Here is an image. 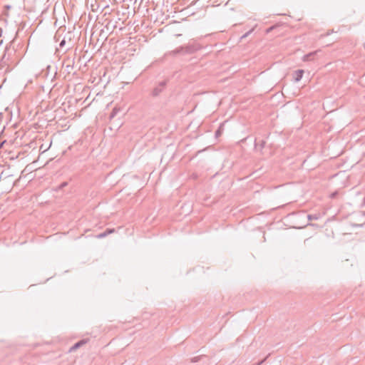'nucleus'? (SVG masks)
I'll list each match as a JSON object with an SVG mask.
<instances>
[{
  "label": "nucleus",
  "mask_w": 365,
  "mask_h": 365,
  "mask_svg": "<svg viewBox=\"0 0 365 365\" xmlns=\"http://www.w3.org/2000/svg\"><path fill=\"white\" fill-rule=\"evenodd\" d=\"M198 49L197 46H187L185 47L180 46L172 51L173 54H178L180 53H192Z\"/></svg>",
  "instance_id": "nucleus-1"
},
{
  "label": "nucleus",
  "mask_w": 365,
  "mask_h": 365,
  "mask_svg": "<svg viewBox=\"0 0 365 365\" xmlns=\"http://www.w3.org/2000/svg\"><path fill=\"white\" fill-rule=\"evenodd\" d=\"M166 86L165 81L160 82L155 88H153L152 91V96L153 97H156L160 95V93L164 90Z\"/></svg>",
  "instance_id": "nucleus-2"
},
{
  "label": "nucleus",
  "mask_w": 365,
  "mask_h": 365,
  "mask_svg": "<svg viewBox=\"0 0 365 365\" xmlns=\"http://www.w3.org/2000/svg\"><path fill=\"white\" fill-rule=\"evenodd\" d=\"M303 74H304L303 70L299 69V70L296 71L294 72V75L295 81H297V82L299 81L302 78Z\"/></svg>",
  "instance_id": "nucleus-3"
},
{
  "label": "nucleus",
  "mask_w": 365,
  "mask_h": 365,
  "mask_svg": "<svg viewBox=\"0 0 365 365\" xmlns=\"http://www.w3.org/2000/svg\"><path fill=\"white\" fill-rule=\"evenodd\" d=\"M317 51H314V52H311L305 56H304L303 57V60L304 61H312L314 59V56L316 55Z\"/></svg>",
  "instance_id": "nucleus-4"
},
{
  "label": "nucleus",
  "mask_w": 365,
  "mask_h": 365,
  "mask_svg": "<svg viewBox=\"0 0 365 365\" xmlns=\"http://www.w3.org/2000/svg\"><path fill=\"white\" fill-rule=\"evenodd\" d=\"M86 341L84 340H81L77 343H76L71 349V351L76 350L79 348L82 344H85Z\"/></svg>",
  "instance_id": "nucleus-5"
},
{
  "label": "nucleus",
  "mask_w": 365,
  "mask_h": 365,
  "mask_svg": "<svg viewBox=\"0 0 365 365\" xmlns=\"http://www.w3.org/2000/svg\"><path fill=\"white\" fill-rule=\"evenodd\" d=\"M307 218L309 220H317L319 218V215H316V214L315 215H308Z\"/></svg>",
  "instance_id": "nucleus-6"
},
{
  "label": "nucleus",
  "mask_w": 365,
  "mask_h": 365,
  "mask_svg": "<svg viewBox=\"0 0 365 365\" xmlns=\"http://www.w3.org/2000/svg\"><path fill=\"white\" fill-rule=\"evenodd\" d=\"M223 130V125H221L219 128L215 132V136L219 137L221 135L222 132Z\"/></svg>",
  "instance_id": "nucleus-7"
},
{
  "label": "nucleus",
  "mask_w": 365,
  "mask_h": 365,
  "mask_svg": "<svg viewBox=\"0 0 365 365\" xmlns=\"http://www.w3.org/2000/svg\"><path fill=\"white\" fill-rule=\"evenodd\" d=\"M119 109L117 108H114L110 113V118H113L115 117V115L117 114V113L118 112Z\"/></svg>",
  "instance_id": "nucleus-8"
},
{
  "label": "nucleus",
  "mask_w": 365,
  "mask_h": 365,
  "mask_svg": "<svg viewBox=\"0 0 365 365\" xmlns=\"http://www.w3.org/2000/svg\"><path fill=\"white\" fill-rule=\"evenodd\" d=\"M68 185L67 182H63L59 185V189H63L64 187H66Z\"/></svg>",
  "instance_id": "nucleus-9"
},
{
  "label": "nucleus",
  "mask_w": 365,
  "mask_h": 365,
  "mask_svg": "<svg viewBox=\"0 0 365 365\" xmlns=\"http://www.w3.org/2000/svg\"><path fill=\"white\" fill-rule=\"evenodd\" d=\"M106 235H107V232H103V233H101V234L98 235V237L99 238H102V237H106Z\"/></svg>",
  "instance_id": "nucleus-10"
},
{
  "label": "nucleus",
  "mask_w": 365,
  "mask_h": 365,
  "mask_svg": "<svg viewBox=\"0 0 365 365\" xmlns=\"http://www.w3.org/2000/svg\"><path fill=\"white\" fill-rule=\"evenodd\" d=\"M65 43H66V41H65V39H63L59 44L60 47H63L65 45Z\"/></svg>",
  "instance_id": "nucleus-11"
},
{
  "label": "nucleus",
  "mask_w": 365,
  "mask_h": 365,
  "mask_svg": "<svg viewBox=\"0 0 365 365\" xmlns=\"http://www.w3.org/2000/svg\"><path fill=\"white\" fill-rule=\"evenodd\" d=\"M106 232H107V235H108V234H109V233L113 232V230H107L106 231Z\"/></svg>",
  "instance_id": "nucleus-12"
},
{
  "label": "nucleus",
  "mask_w": 365,
  "mask_h": 365,
  "mask_svg": "<svg viewBox=\"0 0 365 365\" xmlns=\"http://www.w3.org/2000/svg\"><path fill=\"white\" fill-rule=\"evenodd\" d=\"M251 32H252V31H248V32H247V33H246V34H245L242 37H246V36H248V34H249L250 33H251Z\"/></svg>",
  "instance_id": "nucleus-13"
},
{
  "label": "nucleus",
  "mask_w": 365,
  "mask_h": 365,
  "mask_svg": "<svg viewBox=\"0 0 365 365\" xmlns=\"http://www.w3.org/2000/svg\"><path fill=\"white\" fill-rule=\"evenodd\" d=\"M192 361L196 362V361H197L196 358H195V359L192 360Z\"/></svg>",
  "instance_id": "nucleus-14"
}]
</instances>
